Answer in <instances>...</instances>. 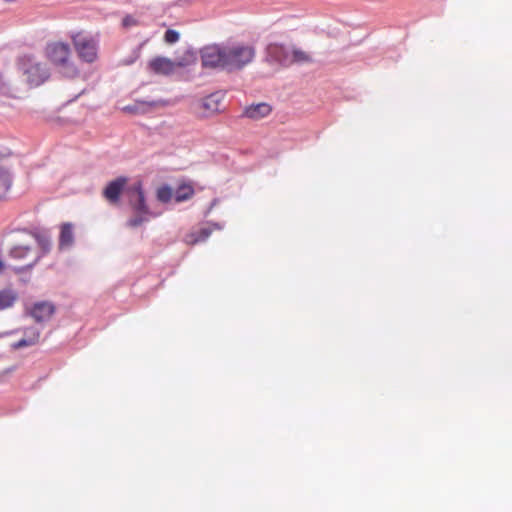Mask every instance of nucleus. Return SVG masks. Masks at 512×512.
<instances>
[{
	"instance_id": "nucleus-9",
	"label": "nucleus",
	"mask_w": 512,
	"mask_h": 512,
	"mask_svg": "<svg viewBox=\"0 0 512 512\" xmlns=\"http://www.w3.org/2000/svg\"><path fill=\"white\" fill-rule=\"evenodd\" d=\"M290 48L280 43H270L266 48L267 57L283 66H289Z\"/></svg>"
},
{
	"instance_id": "nucleus-13",
	"label": "nucleus",
	"mask_w": 512,
	"mask_h": 512,
	"mask_svg": "<svg viewBox=\"0 0 512 512\" xmlns=\"http://www.w3.org/2000/svg\"><path fill=\"white\" fill-rule=\"evenodd\" d=\"M54 306L49 302H38L33 305L30 311V315L37 321L43 322L53 315Z\"/></svg>"
},
{
	"instance_id": "nucleus-19",
	"label": "nucleus",
	"mask_w": 512,
	"mask_h": 512,
	"mask_svg": "<svg viewBox=\"0 0 512 512\" xmlns=\"http://www.w3.org/2000/svg\"><path fill=\"white\" fill-rule=\"evenodd\" d=\"M18 299V294L11 288L0 290V310L10 308Z\"/></svg>"
},
{
	"instance_id": "nucleus-11",
	"label": "nucleus",
	"mask_w": 512,
	"mask_h": 512,
	"mask_svg": "<svg viewBox=\"0 0 512 512\" xmlns=\"http://www.w3.org/2000/svg\"><path fill=\"white\" fill-rule=\"evenodd\" d=\"M130 203L135 213H149L148 206L146 205L142 183L137 182L130 189Z\"/></svg>"
},
{
	"instance_id": "nucleus-2",
	"label": "nucleus",
	"mask_w": 512,
	"mask_h": 512,
	"mask_svg": "<svg viewBox=\"0 0 512 512\" xmlns=\"http://www.w3.org/2000/svg\"><path fill=\"white\" fill-rule=\"evenodd\" d=\"M45 55L65 77L75 78L79 75V69L72 60L71 48L68 43L61 41L48 43L45 48Z\"/></svg>"
},
{
	"instance_id": "nucleus-14",
	"label": "nucleus",
	"mask_w": 512,
	"mask_h": 512,
	"mask_svg": "<svg viewBox=\"0 0 512 512\" xmlns=\"http://www.w3.org/2000/svg\"><path fill=\"white\" fill-rule=\"evenodd\" d=\"M272 111V107L265 102L253 104L245 108L244 114L251 119H261L268 116Z\"/></svg>"
},
{
	"instance_id": "nucleus-7",
	"label": "nucleus",
	"mask_w": 512,
	"mask_h": 512,
	"mask_svg": "<svg viewBox=\"0 0 512 512\" xmlns=\"http://www.w3.org/2000/svg\"><path fill=\"white\" fill-rule=\"evenodd\" d=\"M202 66L211 69L226 70L225 45L211 44L200 50Z\"/></svg>"
},
{
	"instance_id": "nucleus-1",
	"label": "nucleus",
	"mask_w": 512,
	"mask_h": 512,
	"mask_svg": "<svg viewBox=\"0 0 512 512\" xmlns=\"http://www.w3.org/2000/svg\"><path fill=\"white\" fill-rule=\"evenodd\" d=\"M51 249V240L45 235L35 233H24L10 249L9 255L24 265L15 269V272H22L26 268H32Z\"/></svg>"
},
{
	"instance_id": "nucleus-10",
	"label": "nucleus",
	"mask_w": 512,
	"mask_h": 512,
	"mask_svg": "<svg viewBox=\"0 0 512 512\" xmlns=\"http://www.w3.org/2000/svg\"><path fill=\"white\" fill-rule=\"evenodd\" d=\"M216 229H220L217 224H207L199 228L192 229L184 236V242L188 245H195L197 243L203 242Z\"/></svg>"
},
{
	"instance_id": "nucleus-23",
	"label": "nucleus",
	"mask_w": 512,
	"mask_h": 512,
	"mask_svg": "<svg viewBox=\"0 0 512 512\" xmlns=\"http://www.w3.org/2000/svg\"><path fill=\"white\" fill-rule=\"evenodd\" d=\"M179 38H180L179 33L173 29H168L164 34V41L167 44H174L179 40Z\"/></svg>"
},
{
	"instance_id": "nucleus-21",
	"label": "nucleus",
	"mask_w": 512,
	"mask_h": 512,
	"mask_svg": "<svg viewBox=\"0 0 512 512\" xmlns=\"http://www.w3.org/2000/svg\"><path fill=\"white\" fill-rule=\"evenodd\" d=\"M156 195H157V199L163 203H168L172 199L175 200V193H174L173 189L168 185L159 187L157 189Z\"/></svg>"
},
{
	"instance_id": "nucleus-22",
	"label": "nucleus",
	"mask_w": 512,
	"mask_h": 512,
	"mask_svg": "<svg viewBox=\"0 0 512 512\" xmlns=\"http://www.w3.org/2000/svg\"><path fill=\"white\" fill-rule=\"evenodd\" d=\"M149 214L150 213H135V215L128 220L127 225L132 228L138 227L148 221Z\"/></svg>"
},
{
	"instance_id": "nucleus-26",
	"label": "nucleus",
	"mask_w": 512,
	"mask_h": 512,
	"mask_svg": "<svg viewBox=\"0 0 512 512\" xmlns=\"http://www.w3.org/2000/svg\"><path fill=\"white\" fill-rule=\"evenodd\" d=\"M4 268H5V264L2 261V259L0 258V273L4 270Z\"/></svg>"
},
{
	"instance_id": "nucleus-3",
	"label": "nucleus",
	"mask_w": 512,
	"mask_h": 512,
	"mask_svg": "<svg viewBox=\"0 0 512 512\" xmlns=\"http://www.w3.org/2000/svg\"><path fill=\"white\" fill-rule=\"evenodd\" d=\"M196 62V56L193 51L185 50L181 56L175 60L164 56H155L147 63V70L156 75H172L177 68H185Z\"/></svg>"
},
{
	"instance_id": "nucleus-17",
	"label": "nucleus",
	"mask_w": 512,
	"mask_h": 512,
	"mask_svg": "<svg viewBox=\"0 0 512 512\" xmlns=\"http://www.w3.org/2000/svg\"><path fill=\"white\" fill-rule=\"evenodd\" d=\"M194 188L191 183L182 182L179 184L174 191L175 193V201L177 203L187 201L191 199L194 195Z\"/></svg>"
},
{
	"instance_id": "nucleus-4",
	"label": "nucleus",
	"mask_w": 512,
	"mask_h": 512,
	"mask_svg": "<svg viewBox=\"0 0 512 512\" xmlns=\"http://www.w3.org/2000/svg\"><path fill=\"white\" fill-rule=\"evenodd\" d=\"M256 56L253 45L243 42H234L225 45L226 70L229 72L242 70L251 64Z\"/></svg>"
},
{
	"instance_id": "nucleus-16",
	"label": "nucleus",
	"mask_w": 512,
	"mask_h": 512,
	"mask_svg": "<svg viewBox=\"0 0 512 512\" xmlns=\"http://www.w3.org/2000/svg\"><path fill=\"white\" fill-rule=\"evenodd\" d=\"M40 338V332L34 328L27 329L25 331V337L18 342L13 343L14 349H20L23 347L32 346L38 343Z\"/></svg>"
},
{
	"instance_id": "nucleus-20",
	"label": "nucleus",
	"mask_w": 512,
	"mask_h": 512,
	"mask_svg": "<svg viewBox=\"0 0 512 512\" xmlns=\"http://www.w3.org/2000/svg\"><path fill=\"white\" fill-rule=\"evenodd\" d=\"M311 56L300 48L293 47L290 50L289 66L294 63H308L311 62Z\"/></svg>"
},
{
	"instance_id": "nucleus-5",
	"label": "nucleus",
	"mask_w": 512,
	"mask_h": 512,
	"mask_svg": "<svg viewBox=\"0 0 512 512\" xmlns=\"http://www.w3.org/2000/svg\"><path fill=\"white\" fill-rule=\"evenodd\" d=\"M71 41L81 61L92 64L98 59V38L84 32H77L71 35Z\"/></svg>"
},
{
	"instance_id": "nucleus-12",
	"label": "nucleus",
	"mask_w": 512,
	"mask_h": 512,
	"mask_svg": "<svg viewBox=\"0 0 512 512\" xmlns=\"http://www.w3.org/2000/svg\"><path fill=\"white\" fill-rule=\"evenodd\" d=\"M221 99L218 94H211L203 98L199 104V110L203 117H209L220 110Z\"/></svg>"
},
{
	"instance_id": "nucleus-15",
	"label": "nucleus",
	"mask_w": 512,
	"mask_h": 512,
	"mask_svg": "<svg viewBox=\"0 0 512 512\" xmlns=\"http://www.w3.org/2000/svg\"><path fill=\"white\" fill-rule=\"evenodd\" d=\"M74 243V232H73V224L64 223L61 225L60 235H59V248L65 249L69 248Z\"/></svg>"
},
{
	"instance_id": "nucleus-8",
	"label": "nucleus",
	"mask_w": 512,
	"mask_h": 512,
	"mask_svg": "<svg viewBox=\"0 0 512 512\" xmlns=\"http://www.w3.org/2000/svg\"><path fill=\"white\" fill-rule=\"evenodd\" d=\"M128 182V179L124 176H120L116 178L115 180L109 182L105 189L103 190V196L104 198L110 203V204H117L120 199V195L126 186Z\"/></svg>"
},
{
	"instance_id": "nucleus-25",
	"label": "nucleus",
	"mask_w": 512,
	"mask_h": 512,
	"mask_svg": "<svg viewBox=\"0 0 512 512\" xmlns=\"http://www.w3.org/2000/svg\"><path fill=\"white\" fill-rule=\"evenodd\" d=\"M151 106H165L166 105V102L163 101V100H160V101H153L150 103Z\"/></svg>"
},
{
	"instance_id": "nucleus-24",
	"label": "nucleus",
	"mask_w": 512,
	"mask_h": 512,
	"mask_svg": "<svg viewBox=\"0 0 512 512\" xmlns=\"http://www.w3.org/2000/svg\"><path fill=\"white\" fill-rule=\"evenodd\" d=\"M122 24L124 27L128 28L137 25V20L134 17L127 15L123 18Z\"/></svg>"
},
{
	"instance_id": "nucleus-18",
	"label": "nucleus",
	"mask_w": 512,
	"mask_h": 512,
	"mask_svg": "<svg viewBox=\"0 0 512 512\" xmlns=\"http://www.w3.org/2000/svg\"><path fill=\"white\" fill-rule=\"evenodd\" d=\"M12 176L7 169L0 168V200L7 198L12 187Z\"/></svg>"
},
{
	"instance_id": "nucleus-6",
	"label": "nucleus",
	"mask_w": 512,
	"mask_h": 512,
	"mask_svg": "<svg viewBox=\"0 0 512 512\" xmlns=\"http://www.w3.org/2000/svg\"><path fill=\"white\" fill-rule=\"evenodd\" d=\"M19 67L23 74L26 75L27 81L31 85L38 86L49 77L45 65L37 62L32 56H22L19 59Z\"/></svg>"
}]
</instances>
